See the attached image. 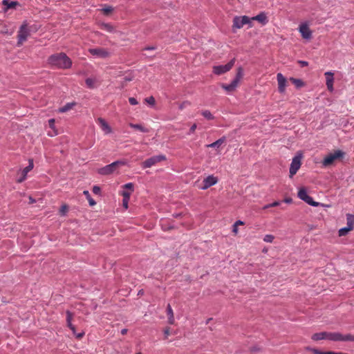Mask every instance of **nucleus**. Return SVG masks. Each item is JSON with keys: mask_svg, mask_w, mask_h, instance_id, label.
<instances>
[{"mask_svg": "<svg viewBox=\"0 0 354 354\" xmlns=\"http://www.w3.org/2000/svg\"><path fill=\"white\" fill-rule=\"evenodd\" d=\"M48 62L49 64L62 69L69 68L72 65L71 59L64 53L52 55Z\"/></svg>", "mask_w": 354, "mask_h": 354, "instance_id": "nucleus-1", "label": "nucleus"}, {"mask_svg": "<svg viewBox=\"0 0 354 354\" xmlns=\"http://www.w3.org/2000/svg\"><path fill=\"white\" fill-rule=\"evenodd\" d=\"M125 165V162L122 160H118L112 162L110 165H106L98 170V173L101 175H109L115 171L120 167Z\"/></svg>", "mask_w": 354, "mask_h": 354, "instance_id": "nucleus-2", "label": "nucleus"}, {"mask_svg": "<svg viewBox=\"0 0 354 354\" xmlns=\"http://www.w3.org/2000/svg\"><path fill=\"white\" fill-rule=\"evenodd\" d=\"M344 153L341 150H336L333 153H329L327 155L322 161V165L324 167H328L332 165L335 160L341 159L344 157Z\"/></svg>", "mask_w": 354, "mask_h": 354, "instance_id": "nucleus-3", "label": "nucleus"}, {"mask_svg": "<svg viewBox=\"0 0 354 354\" xmlns=\"http://www.w3.org/2000/svg\"><path fill=\"white\" fill-rule=\"evenodd\" d=\"M30 35V30L28 28L27 24H24L21 26L18 32V41L17 46H20L23 44V43L27 39L28 36Z\"/></svg>", "mask_w": 354, "mask_h": 354, "instance_id": "nucleus-4", "label": "nucleus"}, {"mask_svg": "<svg viewBox=\"0 0 354 354\" xmlns=\"http://www.w3.org/2000/svg\"><path fill=\"white\" fill-rule=\"evenodd\" d=\"M298 197L313 207H318L319 205L318 202L314 201L313 198L308 195L306 189L304 187L299 189L298 192Z\"/></svg>", "mask_w": 354, "mask_h": 354, "instance_id": "nucleus-5", "label": "nucleus"}, {"mask_svg": "<svg viewBox=\"0 0 354 354\" xmlns=\"http://www.w3.org/2000/svg\"><path fill=\"white\" fill-rule=\"evenodd\" d=\"M88 52L93 56L97 58H107L110 56V52L104 48H89Z\"/></svg>", "mask_w": 354, "mask_h": 354, "instance_id": "nucleus-6", "label": "nucleus"}, {"mask_svg": "<svg viewBox=\"0 0 354 354\" xmlns=\"http://www.w3.org/2000/svg\"><path fill=\"white\" fill-rule=\"evenodd\" d=\"M235 63V59H232L225 65L216 66L213 68V71L216 75H222L229 71Z\"/></svg>", "mask_w": 354, "mask_h": 354, "instance_id": "nucleus-7", "label": "nucleus"}, {"mask_svg": "<svg viewBox=\"0 0 354 354\" xmlns=\"http://www.w3.org/2000/svg\"><path fill=\"white\" fill-rule=\"evenodd\" d=\"M301 156H296L292 158V162L290 167V177L292 178L296 174L297 171L299 169L301 165Z\"/></svg>", "mask_w": 354, "mask_h": 354, "instance_id": "nucleus-8", "label": "nucleus"}, {"mask_svg": "<svg viewBox=\"0 0 354 354\" xmlns=\"http://www.w3.org/2000/svg\"><path fill=\"white\" fill-rule=\"evenodd\" d=\"M165 159L166 157L164 155L155 156L145 160L142 163V165L143 168H149L160 161L165 160Z\"/></svg>", "mask_w": 354, "mask_h": 354, "instance_id": "nucleus-9", "label": "nucleus"}, {"mask_svg": "<svg viewBox=\"0 0 354 354\" xmlns=\"http://www.w3.org/2000/svg\"><path fill=\"white\" fill-rule=\"evenodd\" d=\"M250 23V18L247 16L235 17L233 19V28H241L244 25Z\"/></svg>", "mask_w": 354, "mask_h": 354, "instance_id": "nucleus-10", "label": "nucleus"}, {"mask_svg": "<svg viewBox=\"0 0 354 354\" xmlns=\"http://www.w3.org/2000/svg\"><path fill=\"white\" fill-rule=\"evenodd\" d=\"M299 31L302 37L306 39H310L312 37V31L307 24H301L299 27Z\"/></svg>", "mask_w": 354, "mask_h": 354, "instance_id": "nucleus-11", "label": "nucleus"}, {"mask_svg": "<svg viewBox=\"0 0 354 354\" xmlns=\"http://www.w3.org/2000/svg\"><path fill=\"white\" fill-rule=\"evenodd\" d=\"M277 80L278 82L279 92L280 93H283L287 86V80L281 73H278L277 75Z\"/></svg>", "mask_w": 354, "mask_h": 354, "instance_id": "nucleus-12", "label": "nucleus"}, {"mask_svg": "<svg viewBox=\"0 0 354 354\" xmlns=\"http://www.w3.org/2000/svg\"><path fill=\"white\" fill-rule=\"evenodd\" d=\"M218 182V179L216 177L213 175L208 176L205 178H204L203 181V186L201 187V189H207L209 187L216 184Z\"/></svg>", "mask_w": 354, "mask_h": 354, "instance_id": "nucleus-13", "label": "nucleus"}, {"mask_svg": "<svg viewBox=\"0 0 354 354\" xmlns=\"http://www.w3.org/2000/svg\"><path fill=\"white\" fill-rule=\"evenodd\" d=\"M324 75L326 77V84L327 89L330 92H333L334 90L333 88V82H334V73L331 71H327L324 73Z\"/></svg>", "mask_w": 354, "mask_h": 354, "instance_id": "nucleus-14", "label": "nucleus"}, {"mask_svg": "<svg viewBox=\"0 0 354 354\" xmlns=\"http://www.w3.org/2000/svg\"><path fill=\"white\" fill-rule=\"evenodd\" d=\"M33 167H34L33 160L30 159V160H29V165H28V166L25 167L21 171V176L19 178L17 179V183H21L24 182L26 180V176H27L28 173L32 169Z\"/></svg>", "mask_w": 354, "mask_h": 354, "instance_id": "nucleus-15", "label": "nucleus"}, {"mask_svg": "<svg viewBox=\"0 0 354 354\" xmlns=\"http://www.w3.org/2000/svg\"><path fill=\"white\" fill-rule=\"evenodd\" d=\"M97 123L99 124L102 130L105 134L111 133V128L108 123L102 118H97Z\"/></svg>", "mask_w": 354, "mask_h": 354, "instance_id": "nucleus-16", "label": "nucleus"}, {"mask_svg": "<svg viewBox=\"0 0 354 354\" xmlns=\"http://www.w3.org/2000/svg\"><path fill=\"white\" fill-rule=\"evenodd\" d=\"M251 20H255L259 21L263 25H265L268 21V18L264 12H261L255 17H253L250 19Z\"/></svg>", "mask_w": 354, "mask_h": 354, "instance_id": "nucleus-17", "label": "nucleus"}, {"mask_svg": "<svg viewBox=\"0 0 354 354\" xmlns=\"http://www.w3.org/2000/svg\"><path fill=\"white\" fill-rule=\"evenodd\" d=\"M167 315L168 317V323L169 324H174L175 322L174 315L171 306L169 304L167 306Z\"/></svg>", "mask_w": 354, "mask_h": 354, "instance_id": "nucleus-18", "label": "nucleus"}, {"mask_svg": "<svg viewBox=\"0 0 354 354\" xmlns=\"http://www.w3.org/2000/svg\"><path fill=\"white\" fill-rule=\"evenodd\" d=\"M342 334L339 333H328L327 332V339L331 341H342Z\"/></svg>", "mask_w": 354, "mask_h": 354, "instance_id": "nucleus-19", "label": "nucleus"}, {"mask_svg": "<svg viewBox=\"0 0 354 354\" xmlns=\"http://www.w3.org/2000/svg\"><path fill=\"white\" fill-rule=\"evenodd\" d=\"M311 339L313 341L327 339V332L317 333L312 335Z\"/></svg>", "mask_w": 354, "mask_h": 354, "instance_id": "nucleus-20", "label": "nucleus"}, {"mask_svg": "<svg viewBox=\"0 0 354 354\" xmlns=\"http://www.w3.org/2000/svg\"><path fill=\"white\" fill-rule=\"evenodd\" d=\"M237 86L238 84L236 83V81H232L230 84H223L221 85L222 88L227 92H232L234 91Z\"/></svg>", "mask_w": 354, "mask_h": 354, "instance_id": "nucleus-21", "label": "nucleus"}, {"mask_svg": "<svg viewBox=\"0 0 354 354\" xmlns=\"http://www.w3.org/2000/svg\"><path fill=\"white\" fill-rule=\"evenodd\" d=\"M99 27L101 30H105L108 32H113L114 31L113 26L109 23H101L99 24Z\"/></svg>", "mask_w": 354, "mask_h": 354, "instance_id": "nucleus-22", "label": "nucleus"}, {"mask_svg": "<svg viewBox=\"0 0 354 354\" xmlns=\"http://www.w3.org/2000/svg\"><path fill=\"white\" fill-rule=\"evenodd\" d=\"M225 141V138L222 137L216 141L212 142V144L207 145V147L209 148H218Z\"/></svg>", "mask_w": 354, "mask_h": 354, "instance_id": "nucleus-23", "label": "nucleus"}, {"mask_svg": "<svg viewBox=\"0 0 354 354\" xmlns=\"http://www.w3.org/2000/svg\"><path fill=\"white\" fill-rule=\"evenodd\" d=\"M75 105V102H70L65 104L64 106L61 107L59 109V112L65 113L72 109L73 107Z\"/></svg>", "mask_w": 354, "mask_h": 354, "instance_id": "nucleus-24", "label": "nucleus"}, {"mask_svg": "<svg viewBox=\"0 0 354 354\" xmlns=\"http://www.w3.org/2000/svg\"><path fill=\"white\" fill-rule=\"evenodd\" d=\"M129 126L133 128V129H137V130H139L141 132H144V133H147L149 132V129L145 128V127H143L142 125L141 124H133V123H130L129 124Z\"/></svg>", "mask_w": 354, "mask_h": 354, "instance_id": "nucleus-25", "label": "nucleus"}, {"mask_svg": "<svg viewBox=\"0 0 354 354\" xmlns=\"http://www.w3.org/2000/svg\"><path fill=\"white\" fill-rule=\"evenodd\" d=\"M346 224L347 227H351L353 230L354 227V215L351 214H346Z\"/></svg>", "mask_w": 354, "mask_h": 354, "instance_id": "nucleus-26", "label": "nucleus"}, {"mask_svg": "<svg viewBox=\"0 0 354 354\" xmlns=\"http://www.w3.org/2000/svg\"><path fill=\"white\" fill-rule=\"evenodd\" d=\"M2 3L6 7L7 9L14 8L18 4L17 1H12L10 0H3Z\"/></svg>", "mask_w": 354, "mask_h": 354, "instance_id": "nucleus-27", "label": "nucleus"}, {"mask_svg": "<svg viewBox=\"0 0 354 354\" xmlns=\"http://www.w3.org/2000/svg\"><path fill=\"white\" fill-rule=\"evenodd\" d=\"M351 230H353L351 227L346 226L345 227L339 229L338 231V234L339 236H346Z\"/></svg>", "mask_w": 354, "mask_h": 354, "instance_id": "nucleus-28", "label": "nucleus"}, {"mask_svg": "<svg viewBox=\"0 0 354 354\" xmlns=\"http://www.w3.org/2000/svg\"><path fill=\"white\" fill-rule=\"evenodd\" d=\"M290 81H291L292 83L294 84L297 88H300L304 86V82L299 79L290 77Z\"/></svg>", "mask_w": 354, "mask_h": 354, "instance_id": "nucleus-29", "label": "nucleus"}, {"mask_svg": "<svg viewBox=\"0 0 354 354\" xmlns=\"http://www.w3.org/2000/svg\"><path fill=\"white\" fill-rule=\"evenodd\" d=\"M243 75L242 68H239L237 70L236 75L235 79L233 81H236V83L239 84L240 80L242 78Z\"/></svg>", "mask_w": 354, "mask_h": 354, "instance_id": "nucleus-30", "label": "nucleus"}, {"mask_svg": "<svg viewBox=\"0 0 354 354\" xmlns=\"http://www.w3.org/2000/svg\"><path fill=\"white\" fill-rule=\"evenodd\" d=\"M86 84L90 88H93L95 87V80L92 78H87L86 80Z\"/></svg>", "mask_w": 354, "mask_h": 354, "instance_id": "nucleus-31", "label": "nucleus"}, {"mask_svg": "<svg viewBox=\"0 0 354 354\" xmlns=\"http://www.w3.org/2000/svg\"><path fill=\"white\" fill-rule=\"evenodd\" d=\"M354 341V335L351 334L342 335V342H352Z\"/></svg>", "mask_w": 354, "mask_h": 354, "instance_id": "nucleus-32", "label": "nucleus"}, {"mask_svg": "<svg viewBox=\"0 0 354 354\" xmlns=\"http://www.w3.org/2000/svg\"><path fill=\"white\" fill-rule=\"evenodd\" d=\"M201 114L207 120H213L214 118V117L213 116V115L210 113L209 111L208 110H205V111H203L201 112Z\"/></svg>", "mask_w": 354, "mask_h": 354, "instance_id": "nucleus-33", "label": "nucleus"}, {"mask_svg": "<svg viewBox=\"0 0 354 354\" xmlns=\"http://www.w3.org/2000/svg\"><path fill=\"white\" fill-rule=\"evenodd\" d=\"M145 102L151 106H154L156 104L155 98L153 96L145 98Z\"/></svg>", "mask_w": 354, "mask_h": 354, "instance_id": "nucleus-34", "label": "nucleus"}, {"mask_svg": "<svg viewBox=\"0 0 354 354\" xmlns=\"http://www.w3.org/2000/svg\"><path fill=\"white\" fill-rule=\"evenodd\" d=\"M280 202L279 201H274L272 203H270V204H268L266 205H265L263 209H268L270 207H277V206H279L280 205Z\"/></svg>", "mask_w": 354, "mask_h": 354, "instance_id": "nucleus-35", "label": "nucleus"}, {"mask_svg": "<svg viewBox=\"0 0 354 354\" xmlns=\"http://www.w3.org/2000/svg\"><path fill=\"white\" fill-rule=\"evenodd\" d=\"M274 239V236H272L271 234H266L263 238V241L267 243H272Z\"/></svg>", "mask_w": 354, "mask_h": 354, "instance_id": "nucleus-36", "label": "nucleus"}, {"mask_svg": "<svg viewBox=\"0 0 354 354\" xmlns=\"http://www.w3.org/2000/svg\"><path fill=\"white\" fill-rule=\"evenodd\" d=\"M306 349L308 351H312L315 354H324V353H325L324 351H321L317 348H313L310 347H306Z\"/></svg>", "mask_w": 354, "mask_h": 354, "instance_id": "nucleus-37", "label": "nucleus"}, {"mask_svg": "<svg viewBox=\"0 0 354 354\" xmlns=\"http://www.w3.org/2000/svg\"><path fill=\"white\" fill-rule=\"evenodd\" d=\"M123 187L124 189H129L131 191V192H132L133 191V187H134V185L132 183H127L125 184Z\"/></svg>", "mask_w": 354, "mask_h": 354, "instance_id": "nucleus-38", "label": "nucleus"}, {"mask_svg": "<svg viewBox=\"0 0 354 354\" xmlns=\"http://www.w3.org/2000/svg\"><path fill=\"white\" fill-rule=\"evenodd\" d=\"M66 322H70L72 321L73 315L72 313H71L69 310H67L66 312Z\"/></svg>", "mask_w": 354, "mask_h": 354, "instance_id": "nucleus-39", "label": "nucleus"}, {"mask_svg": "<svg viewBox=\"0 0 354 354\" xmlns=\"http://www.w3.org/2000/svg\"><path fill=\"white\" fill-rule=\"evenodd\" d=\"M131 194V191L130 192L123 191L122 193V195L123 196V198L129 199Z\"/></svg>", "mask_w": 354, "mask_h": 354, "instance_id": "nucleus-40", "label": "nucleus"}, {"mask_svg": "<svg viewBox=\"0 0 354 354\" xmlns=\"http://www.w3.org/2000/svg\"><path fill=\"white\" fill-rule=\"evenodd\" d=\"M68 206L66 205H64L60 208V213L62 215H64L66 212L68 211Z\"/></svg>", "mask_w": 354, "mask_h": 354, "instance_id": "nucleus-41", "label": "nucleus"}, {"mask_svg": "<svg viewBox=\"0 0 354 354\" xmlns=\"http://www.w3.org/2000/svg\"><path fill=\"white\" fill-rule=\"evenodd\" d=\"M129 102L131 105H136L138 104V100L135 97H129Z\"/></svg>", "mask_w": 354, "mask_h": 354, "instance_id": "nucleus-42", "label": "nucleus"}, {"mask_svg": "<svg viewBox=\"0 0 354 354\" xmlns=\"http://www.w3.org/2000/svg\"><path fill=\"white\" fill-rule=\"evenodd\" d=\"M165 339H167L170 335V328L167 327L164 330Z\"/></svg>", "mask_w": 354, "mask_h": 354, "instance_id": "nucleus-43", "label": "nucleus"}, {"mask_svg": "<svg viewBox=\"0 0 354 354\" xmlns=\"http://www.w3.org/2000/svg\"><path fill=\"white\" fill-rule=\"evenodd\" d=\"M67 326L73 331V333L75 334V327L72 324L71 322H67Z\"/></svg>", "mask_w": 354, "mask_h": 354, "instance_id": "nucleus-44", "label": "nucleus"}, {"mask_svg": "<svg viewBox=\"0 0 354 354\" xmlns=\"http://www.w3.org/2000/svg\"><path fill=\"white\" fill-rule=\"evenodd\" d=\"M48 125L52 129H54L55 128V120L54 119H50L48 120Z\"/></svg>", "mask_w": 354, "mask_h": 354, "instance_id": "nucleus-45", "label": "nucleus"}, {"mask_svg": "<svg viewBox=\"0 0 354 354\" xmlns=\"http://www.w3.org/2000/svg\"><path fill=\"white\" fill-rule=\"evenodd\" d=\"M93 192L95 194H100V187H98V186H94V187H93Z\"/></svg>", "mask_w": 354, "mask_h": 354, "instance_id": "nucleus-46", "label": "nucleus"}, {"mask_svg": "<svg viewBox=\"0 0 354 354\" xmlns=\"http://www.w3.org/2000/svg\"><path fill=\"white\" fill-rule=\"evenodd\" d=\"M129 199L123 198L122 200V205L125 209L128 208V203H129Z\"/></svg>", "mask_w": 354, "mask_h": 354, "instance_id": "nucleus-47", "label": "nucleus"}, {"mask_svg": "<svg viewBox=\"0 0 354 354\" xmlns=\"http://www.w3.org/2000/svg\"><path fill=\"white\" fill-rule=\"evenodd\" d=\"M112 8L111 7H109V8H105L103 9V12L104 14H106L108 15L109 13H110L111 11H112Z\"/></svg>", "mask_w": 354, "mask_h": 354, "instance_id": "nucleus-48", "label": "nucleus"}, {"mask_svg": "<svg viewBox=\"0 0 354 354\" xmlns=\"http://www.w3.org/2000/svg\"><path fill=\"white\" fill-rule=\"evenodd\" d=\"M196 127H197L196 124H194L191 127V128H190V129H189V133H194V132L195 131V130H196Z\"/></svg>", "mask_w": 354, "mask_h": 354, "instance_id": "nucleus-49", "label": "nucleus"}, {"mask_svg": "<svg viewBox=\"0 0 354 354\" xmlns=\"http://www.w3.org/2000/svg\"><path fill=\"white\" fill-rule=\"evenodd\" d=\"M87 198L88 200L90 205L93 206V205H95V201L92 198H91V196Z\"/></svg>", "mask_w": 354, "mask_h": 354, "instance_id": "nucleus-50", "label": "nucleus"}, {"mask_svg": "<svg viewBox=\"0 0 354 354\" xmlns=\"http://www.w3.org/2000/svg\"><path fill=\"white\" fill-rule=\"evenodd\" d=\"M187 104H188V102H183V103H181V104H180V106H179V109H180V110H183V109L186 106V105H187Z\"/></svg>", "mask_w": 354, "mask_h": 354, "instance_id": "nucleus-51", "label": "nucleus"}, {"mask_svg": "<svg viewBox=\"0 0 354 354\" xmlns=\"http://www.w3.org/2000/svg\"><path fill=\"white\" fill-rule=\"evenodd\" d=\"M344 353L342 352H333V351H326L324 354H344Z\"/></svg>", "mask_w": 354, "mask_h": 354, "instance_id": "nucleus-52", "label": "nucleus"}, {"mask_svg": "<svg viewBox=\"0 0 354 354\" xmlns=\"http://www.w3.org/2000/svg\"><path fill=\"white\" fill-rule=\"evenodd\" d=\"M299 63L301 66H307L308 65V63L306 61H299Z\"/></svg>", "mask_w": 354, "mask_h": 354, "instance_id": "nucleus-53", "label": "nucleus"}, {"mask_svg": "<svg viewBox=\"0 0 354 354\" xmlns=\"http://www.w3.org/2000/svg\"><path fill=\"white\" fill-rule=\"evenodd\" d=\"M74 335L76 336V337L77 339H81L84 336V333H78V334L75 333Z\"/></svg>", "mask_w": 354, "mask_h": 354, "instance_id": "nucleus-54", "label": "nucleus"}, {"mask_svg": "<svg viewBox=\"0 0 354 354\" xmlns=\"http://www.w3.org/2000/svg\"><path fill=\"white\" fill-rule=\"evenodd\" d=\"M233 232L234 234H237L238 232V226L235 224L233 225Z\"/></svg>", "mask_w": 354, "mask_h": 354, "instance_id": "nucleus-55", "label": "nucleus"}, {"mask_svg": "<svg viewBox=\"0 0 354 354\" xmlns=\"http://www.w3.org/2000/svg\"><path fill=\"white\" fill-rule=\"evenodd\" d=\"M234 224H235V225H236L237 226H239V225H243L244 223H243V221H236V222L234 223Z\"/></svg>", "mask_w": 354, "mask_h": 354, "instance_id": "nucleus-56", "label": "nucleus"}, {"mask_svg": "<svg viewBox=\"0 0 354 354\" xmlns=\"http://www.w3.org/2000/svg\"><path fill=\"white\" fill-rule=\"evenodd\" d=\"M284 202L286 203H290L292 202V198H286L284 199Z\"/></svg>", "mask_w": 354, "mask_h": 354, "instance_id": "nucleus-57", "label": "nucleus"}, {"mask_svg": "<svg viewBox=\"0 0 354 354\" xmlns=\"http://www.w3.org/2000/svg\"><path fill=\"white\" fill-rule=\"evenodd\" d=\"M128 330L127 328H124L121 330V334L122 335H126L127 333Z\"/></svg>", "mask_w": 354, "mask_h": 354, "instance_id": "nucleus-58", "label": "nucleus"}, {"mask_svg": "<svg viewBox=\"0 0 354 354\" xmlns=\"http://www.w3.org/2000/svg\"><path fill=\"white\" fill-rule=\"evenodd\" d=\"M84 194L87 196V198L90 197V194L88 191H84Z\"/></svg>", "mask_w": 354, "mask_h": 354, "instance_id": "nucleus-59", "label": "nucleus"}, {"mask_svg": "<svg viewBox=\"0 0 354 354\" xmlns=\"http://www.w3.org/2000/svg\"><path fill=\"white\" fill-rule=\"evenodd\" d=\"M145 49L146 50H153L154 48L153 47H148V48H146Z\"/></svg>", "mask_w": 354, "mask_h": 354, "instance_id": "nucleus-60", "label": "nucleus"}, {"mask_svg": "<svg viewBox=\"0 0 354 354\" xmlns=\"http://www.w3.org/2000/svg\"><path fill=\"white\" fill-rule=\"evenodd\" d=\"M29 199H30L31 203L35 202V200L32 199V197H30Z\"/></svg>", "mask_w": 354, "mask_h": 354, "instance_id": "nucleus-61", "label": "nucleus"}, {"mask_svg": "<svg viewBox=\"0 0 354 354\" xmlns=\"http://www.w3.org/2000/svg\"><path fill=\"white\" fill-rule=\"evenodd\" d=\"M136 354H142L140 352L137 353Z\"/></svg>", "mask_w": 354, "mask_h": 354, "instance_id": "nucleus-62", "label": "nucleus"}]
</instances>
